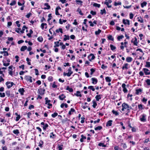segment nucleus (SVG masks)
<instances>
[{
	"mask_svg": "<svg viewBox=\"0 0 150 150\" xmlns=\"http://www.w3.org/2000/svg\"><path fill=\"white\" fill-rule=\"evenodd\" d=\"M145 67H146L149 68L150 67V62H146Z\"/></svg>",
	"mask_w": 150,
	"mask_h": 150,
	"instance_id": "nucleus-32",
	"label": "nucleus"
},
{
	"mask_svg": "<svg viewBox=\"0 0 150 150\" xmlns=\"http://www.w3.org/2000/svg\"><path fill=\"white\" fill-rule=\"evenodd\" d=\"M90 56H91V59H89L90 61H91V60L95 58V57L94 55L92 54H90L89 56L88 57Z\"/></svg>",
	"mask_w": 150,
	"mask_h": 150,
	"instance_id": "nucleus-24",
	"label": "nucleus"
},
{
	"mask_svg": "<svg viewBox=\"0 0 150 150\" xmlns=\"http://www.w3.org/2000/svg\"><path fill=\"white\" fill-rule=\"evenodd\" d=\"M31 15V13H30L27 14V15L26 16V17L27 18H29Z\"/></svg>",
	"mask_w": 150,
	"mask_h": 150,
	"instance_id": "nucleus-64",
	"label": "nucleus"
},
{
	"mask_svg": "<svg viewBox=\"0 0 150 150\" xmlns=\"http://www.w3.org/2000/svg\"><path fill=\"white\" fill-rule=\"evenodd\" d=\"M133 43L134 44V45H137V44L138 43L137 42V39L136 38H135V40L133 42Z\"/></svg>",
	"mask_w": 150,
	"mask_h": 150,
	"instance_id": "nucleus-51",
	"label": "nucleus"
},
{
	"mask_svg": "<svg viewBox=\"0 0 150 150\" xmlns=\"http://www.w3.org/2000/svg\"><path fill=\"white\" fill-rule=\"evenodd\" d=\"M122 110L124 111L125 110H126L127 112L126 114L128 115V113L130 112V109H131V106H129L127 104L125 103L122 104Z\"/></svg>",
	"mask_w": 150,
	"mask_h": 150,
	"instance_id": "nucleus-1",
	"label": "nucleus"
},
{
	"mask_svg": "<svg viewBox=\"0 0 150 150\" xmlns=\"http://www.w3.org/2000/svg\"><path fill=\"white\" fill-rule=\"evenodd\" d=\"M146 82L148 86H150V79H147L146 80Z\"/></svg>",
	"mask_w": 150,
	"mask_h": 150,
	"instance_id": "nucleus-43",
	"label": "nucleus"
},
{
	"mask_svg": "<svg viewBox=\"0 0 150 150\" xmlns=\"http://www.w3.org/2000/svg\"><path fill=\"white\" fill-rule=\"evenodd\" d=\"M98 146H102L103 147H105L106 146V145H104V144H103L102 143H99L98 144Z\"/></svg>",
	"mask_w": 150,
	"mask_h": 150,
	"instance_id": "nucleus-52",
	"label": "nucleus"
},
{
	"mask_svg": "<svg viewBox=\"0 0 150 150\" xmlns=\"http://www.w3.org/2000/svg\"><path fill=\"white\" fill-rule=\"evenodd\" d=\"M121 4V3L120 2H115L114 4V5L115 6H117L120 5Z\"/></svg>",
	"mask_w": 150,
	"mask_h": 150,
	"instance_id": "nucleus-39",
	"label": "nucleus"
},
{
	"mask_svg": "<svg viewBox=\"0 0 150 150\" xmlns=\"http://www.w3.org/2000/svg\"><path fill=\"white\" fill-rule=\"evenodd\" d=\"M147 101V99L146 98H144L142 101L144 103L146 104V102Z\"/></svg>",
	"mask_w": 150,
	"mask_h": 150,
	"instance_id": "nucleus-48",
	"label": "nucleus"
},
{
	"mask_svg": "<svg viewBox=\"0 0 150 150\" xmlns=\"http://www.w3.org/2000/svg\"><path fill=\"white\" fill-rule=\"evenodd\" d=\"M112 120H109L107 122L106 126H110L112 124Z\"/></svg>",
	"mask_w": 150,
	"mask_h": 150,
	"instance_id": "nucleus-20",
	"label": "nucleus"
},
{
	"mask_svg": "<svg viewBox=\"0 0 150 150\" xmlns=\"http://www.w3.org/2000/svg\"><path fill=\"white\" fill-rule=\"evenodd\" d=\"M126 61L127 62H130L131 61V57H128L126 59Z\"/></svg>",
	"mask_w": 150,
	"mask_h": 150,
	"instance_id": "nucleus-38",
	"label": "nucleus"
},
{
	"mask_svg": "<svg viewBox=\"0 0 150 150\" xmlns=\"http://www.w3.org/2000/svg\"><path fill=\"white\" fill-rule=\"evenodd\" d=\"M105 79L107 82H110L111 81V77L109 76L106 77L105 78Z\"/></svg>",
	"mask_w": 150,
	"mask_h": 150,
	"instance_id": "nucleus-16",
	"label": "nucleus"
},
{
	"mask_svg": "<svg viewBox=\"0 0 150 150\" xmlns=\"http://www.w3.org/2000/svg\"><path fill=\"white\" fill-rule=\"evenodd\" d=\"M136 93L138 95L140 93L142 92V90L141 88H139L138 89H137L136 90Z\"/></svg>",
	"mask_w": 150,
	"mask_h": 150,
	"instance_id": "nucleus-26",
	"label": "nucleus"
},
{
	"mask_svg": "<svg viewBox=\"0 0 150 150\" xmlns=\"http://www.w3.org/2000/svg\"><path fill=\"white\" fill-rule=\"evenodd\" d=\"M102 127L101 126H98L97 127H95L94 129L95 130H100L101 129H102Z\"/></svg>",
	"mask_w": 150,
	"mask_h": 150,
	"instance_id": "nucleus-31",
	"label": "nucleus"
},
{
	"mask_svg": "<svg viewBox=\"0 0 150 150\" xmlns=\"http://www.w3.org/2000/svg\"><path fill=\"white\" fill-rule=\"evenodd\" d=\"M6 85L8 88H10L13 85L14 83L13 82L7 81L6 83Z\"/></svg>",
	"mask_w": 150,
	"mask_h": 150,
	"instance_id": "nucleus-3",
	"label": "nucleus"
},
{
	"mask_svg": "<svg viewBox=\"0 0 150 150\" xmlns=\"http://www.w3.org/2000/svg\"><path fill=\"white\" fill-rule=\"evenodd\" d=\"M16 3V1L15 0H14L13 1H12L10 4V5L11 6H13L14 5H15Z\"/></svg>",
	"mask_w": 150,
	"mask_h": 150,
	"instance_id": "nucleus-45",
	"label": "nucleus"
},
{
	"mask_svg": "<svg viewBox=\"0 0 150 150\" xmlns=\"http://www.w3.org/2000/svg\"><path fill=\"white\" fill-rule=\"evenodd\" d=\"M124 37L123 35L119 36L117 37V39L118 40H120V39H122Z\"/></svg>",
	"mask_w": 150,
	"mask_h": 150,
	"instance_id": "nucleus-56",
	"label": "nucleus"
},
{
	"mask_svg": "<svg viewBox=\"0 0 150 150\" xmlns=\"http://www.w3.org/2000/svg\"><path fill=\"white\" fill-rule=\"evenodd\" d=\"M58 115V114L57 112H54L53 114H52L51 115L54 118L57 116Z\"/></svg>",
	"mask_w": 150,
	"mask_h": 150,
	"instance_id": "nucleus-50",
	"label": "nucleus"
},
{
	"mask_svg": "<svg viewBox=\"0 0 150 150\" xmlns=\"http://www.w3.org/2000/svg\"><path fill=\"white\" fill-rule=\"evenodd\" d=\"M65 38H64V40L66 41L67 40H69V35H64Z\"/></svg>",
	"mask_w": 150,
	"mask_h": 150,
	"instance_id": "nucleus-23",
	"label": "nucleus"
},
{
	"mask_svg": "<svg viewBox=\"0 0 150 150\" xmlns=\"http://www.w3.org/2000/svg\"><path fill=\"white\" fill-rule=\"evenodd\" d=\"M56 32L57 33H59V32H61V33H63L62 30L61 28H59L58 29L56 30Z\"/></svg>",
	"mask_w": 150,
	"mask_h": 150,
	"instance_id": "nucleus-33",
	"label": "nucleus"
},
{
	"mask_svg": "<svg viewBox=\"0 0 150 150\" xmlns=\"http://www.w3.org/2000/svg\"><path fill=\"white\" fill-rule=\"evenodd\" d=\"M92 81V83L93 84H96L98 80L97 79L95 78H92L91 79Z\"/></svg>",
	"mask_w": 150,
	"mask_h": 150,
	"instance_id": "nucleus-12",
	"label": "nucleus"
},
{
	"mask_svg": "<svg viewBox=\"0 0 150 150\" xmlns=\"http://www.w3.org/2000/svg\"><path fill=\"white\" fill-rule=\"evenodd\" d=\"M45 91V89H42L41 88H39L38 90V93L40 95L42 96L44 94V92Z\"/></svg>",
	"mask_w": 150,
	"mask_h": 150,
	"instance_id": "nucleus-5",
	"label": "nucleus"
},
{
	"mask_svg": "<svg viewBox=\"0 0 150 150\" xmlns=\"http://www.w3.org/2000/svg\"><path fill=\"white\" fill-rule=\"evenodd\" d=\"M138 108L140 110H142L143 109V105L141 104L138 105Z\"/></svg>",
	"mask_w": 150,
	"mask_h": 150,
	"instance_id": "nucleus-40",
	"label": "nucleus"
},
{
	"mask_svg": "<svg viewBox=\"0 0 150 150\" xmlns=\"http://www.w3.org/2000/svg\"><path fill=\"white\" fill-rule=\"evenodd\" d=\"M143 70L145 74L146 75H149L150 74V70L146 68L143 69Z\"/></svg>",
	"mask_w": 150,
	"mask_h": 150,
	"instance_id": "nucleus-6",
	"label": "nucleus"
},
{
	"mask_svg": "<svg viewBox=\"0 0 150 150\" xmlns=\"http://www.w3.org/2000/svg\"><path fill=\"white\" fill-rule=\"evenodd\" d=\"M43 144V142L42 141L40 140L38 146L40 147H42V146Z\"/></svg>",
	"mask_w": 150,
	"mask_h": 150,
	"instance_id": "nucleus-58",
	"label": "nucleus"
},
{
	"mask_svg": "<svg viewBox=\"0 0 150 150\" xmlns=\"http://www.w3.org/2000/svg\"><path fill=\"white\" fill-rule=\"evenodd\" d=\"M13 132L15 134H18L19 133V130L17 129H16V130H14L13 131Z\"/></svg>",
	"mask_w": 150,
	"mask_h": 150,
	"instance_id": "nucleus-35",
	"label": "nucleus"
},
{
	"mask_svg": "<svg viewBox=\"0 0 150 150\" xmlns=\"http://www.w3.org/2000/svg\"><path fill=\"white\" fill-rule=\"evenodd\" d=\"M93 6L95 7H98V8H99L100 7V4H98L96 3H94L93 4Z\"/></svg>",
	"mask_w": 150,
	"mask_h": 150,
	"instance_id": "nucleus-36",
	"label": "nucleus"
},
{
	"mask_svg": "<svg viewBox=\"0 0 150 150\" xmlns=\"http://www.w3.org/2000/svg\"><path fill=\"white\" fill-rule=\"evenodd\" d=\"M66 90H67L68 91L70 92H72L73 91V89L69 87V86H67Z\"/></svg>",
	"mask_w": 150,
	"mask_h": 150,
	"instance_id": "nucleus-18",
	"label": "nucleus"
},
{
	"mask_svg": "<svg viewBox=\"0 0 150 150\" xmlns=\"http://www.w3.org/2000/svg\"><path fill=\"white\" fill-rule=\"evenodd\" d=\"M88 88L91 89L93 91H94L95 90L94 87L92 86H89L88 87Z\"/></svg>",
	"mask_w": 150,
	"mask_h": 150,
	"instance_id": "nucleus-42",
	"label": "nucleus"
},
{
	"mask_svg": "<svg viewBox=\"0 0 150 150\" xmlns=\"http://www.w3.org/2000/svg\"><path fill=\"white\" fill-rule=\"evenodd\" d=\"M27 47L26 46H23L21 48L20 50L21 51H24L25 50L27 49Z\"/></svg>",
	"mask_w": 150,
	"mask_h": 150,
	"instance_id": "nucleus-17",
	"label": "nucleus"
},
{
	"mask_svg": "<svg viewBox=\"0 0 150 150\" xmlns=\"http://www.w3.org/2000/svg\"><path fill=\"white\" fill-rule=\"evenodd\" d=\"M104 4L106 5L108 8H110L112 7V6L111 5H109L108 3L107 2H104Z\"/></svg>",
	"mask_w": 150,
	"mask_h": 150,
	"instance_id": "nucleus-54",
	"label": "nucleus"
},
{
	"mask_svg": "<svg viewBox=\"0 0 150 150\" xmlns=\"http://www.w3.org/2000/svg\"><path fill=\"white\" fill-rule=\"evenodd\" d=\"M18 91L21 95H23L25 92V90L23 88H20L18 90Z\"/></svg>",
	"mask_w": 150,
	"mask_h": 150,
	"instance_id": "nucleus-11",
	"label": "nucleus"
},
{
	"mask_svg": "<svg viewBox=\"0 0 150 150\" xmlns=\"http://www.w3.org/2000/svg\"><path fill=\"white\" fill-rule=\"evenodd\" d=\"M122 22H123V23L124 24H125V25H126V24L129 25V21L127 19H126V20L123 19Z\"/></svg>",
	"mask_w": 150,
	"mask_h": 150,
	"instance_id": "nucleus-9",
	"label": "nucleus"
},
{
	"mask_svg": "<svg viewBox=\"0 0 150 150\" xmlns=\"http://www.w3.org/2000/svg\"><path fill=\"white\" fill-rule=\"evenodd\" d=\"M48 17H49V18L47 19V21H49L51 19V18L52 17L51 14L50 13L48 15Z\"/></svg>",
	"mask_w": 150,
	"mask_h": 150,
	"instance_id": "nucleus-60",
	"label": "nucleus"
},
{
	"mask_svg": "<svg viewBox=\"0 0 150 150\" xmlns=\"http://www.w3.org/2000/svg\"><path fill=\"white\" fill-rule=\"evenodd\" d=\"M92 102L93 103L92 106L93 108H95L96 106L97 105V104L95 100H93L92 101Z\"/></svg>",
	"mask_w": 150,
	"mask_h": 150,
	"instance_id": "nucleus-21",
	"label": "nucleus"
},
{
	"mask_svg": "<svg viewBox=\"0 0 150 150\" xmlns=\"http://www.w3.org/2000/svg\"><path fill=\"white\" fill-rule=\"evenodd\" d=\"M62 145H58V150H62Z\"/></svg>",
	"mask_w": 150,
	"mask_h": 150,
	"instance_id": "nucleus-61",
	"label": "nucleus"
},
{
	"mask_svg": "<svg viewBox=\"0 0 150 150\" xmlns=\"http://www.w3.org/2000/svg\"><path fill=\"white\" fill-rule=\"evenodd\" d=\"M5 96V93H4L0 92V97L1 98L4 97Z\"/></svg>",
	"mask_w": 150,
	"mask_h": 150,
	"instance_id": "nucleus-46",
	"label": "nucleus"
},
{
	"mask_svg": "<svg viewBox=\"0 0 150 150\" xmlns=\"http://www.w3.org/2000/svg\"><path fill=\"white\" fill-rule=\"evenodd\" d=\"M77 11L79 12V13L80 14V15H83V14L82 12V11L81 10V9H79V8H78L77 9Z\"/></svg>",
	"mask_w": 150,
	"mask_h": 150,
	"instance_id": "nucleus-41",
	"label": "nucleus"
},
{
	"mask_svg": "<svg viewBox=\"0 0 150 150\" xmlns=\"http://www.w3.org/2000/svg\"><path fill=\"white\" fill-rule=\"evenodd\" d=\"M37 39L38 41L40 42H42L43 40V39L42 36L38 37Z\"/></svg>",
	"mask_w": 150,
	"mask_h": 150,
	"instance_id": "nucleus-34",
	"label": "nucleus"
},
{
	"mask_svg": "<svg viewBox=\"0 0 150 150\" xmlns=\"http://www.w3.org/2000/svg\"><path fill=\"white\" fill-rule=\"evenodd\" d=\"M90 71L91 72V74L92 75L93 73L94 72V71H95V70L93 68H92L90 69Z\"/></svg>",
	"mask_w": 150,
	"mask_h": 150,
	"instance_id": "nucleus-63",
	"label": "nucleus"
},
{
	"mask_svg": "<svg viewBox=\"0 0 150 150\" xmlns=\"http://www.w3.org/2000/svg\"><path fill=\"white\" fill-rule=\"evenodd\" d=\"M41 125H43V128L44 130H46V128L48 126V125L47 124H45L44 122H42L41 123Z\"/></svg>",
	"mask_w": 150,
	"mask_h": 150,
	"instance_id": "nucleus-8",
	"label": "nucleus"
},
{
	"mask_svg": "<svg viewBox=\"0 0 150 150\" xmlns=\"http://www.w3.org/2000/svg\"><path fill=\"white\" fill-rule=\"evenodd\" d=\"M128 64L127 63H126L122 67V69H128Z\"/></svg>",
	"mask_w": 150,
	"mask_h": 150,
	"instance_id": "nucleus-22",
	"label": "nucleus"
},
{
	"mask_svg": "<svg viewBox=\"0 0 150 150\" xmlns=\"http://www.w3.org/2000/svg\"><path fill=\"white\" fill-rule=\"evenodd\" d=\"M104 13H106V11L105 9L103 10H100V14L101 15H103Z\"/></svg>",
	"mask_w": 150,
	"mask_h": 150,
	"instance_id": "nucleus-37",
	"label": "nucleus"
},
{
	"mask_svg": "<svg viewBox=\"0 0 150 150\" xmlns=\"http://www.w3.org/2000/svg\"><path fill=\"white\" fill-rule=\"evenodd\" d=\"M59 42H55L54 43V45H55L54 46V47H59Z\"/></svg>",
	"mask_w": 150,
	"mask_h": 150,
	"instance_id": "nucleus-59",
	"label": "nucleus"
},
{
	"mask_svg": "<svg viewBox=\"0 0 150 150\" xmlns=\"http://www.w3.org/2000/svg\"><path fill=\"white\" fill-rule=\"evenodd\" d=\"M59 99L61 100H63L64 98H66V96L63 94H62L61 95H60L59 96Z\"/></svg>",
	"mask_w": 150,
	"mask_h": 150,
	"instance_id": "nucleus-10",
	"label": "nucleus"
},
{
	"mask_svg": "<svg viewBox=\"0 0 150 150\" xmlns=\"http://www.w3.org/2000/svg\"><path fill=\"white\" fill-rule=\"evenodd\" d=\"M95 98L96 99V100L97 101H99V100L101 99V97L100 95H96Z\"/></svg>",
	"mask_w": 150,
	"mask_h": 150,
	"instance_id": "nucleus-19",
	"label": "nucleus"
},
{
	"mask_svg": "<svg viewBox=\"0 0 150 150\" xmlns=\"http://www.w3.org/2000/svg\"><path fill=\"white\" fill-rule=\"evenodd\" d=\"M75 111V110L74 109L71 108V109L69 111V112L68 114L69 115H71V112H74Z\"/></svg>",
	"mask_w": 150,
	"mask_h": 150,
	"instance_id": "nucleus-28",
	"label": "nucleus"
},
{
	"mask_svg": "<svg viewBox=\"0 0 150 150\" xmlns=\"http://www.w3.org/2000/svg\"><path fill=\"white\" fill-rule=\"evenodd\" d=\"M108 38L109 40H110L112 41H113L114 40L113 38L112 37V36L111 35H109Z\"/></svg>",
	"mask_w": 150,
	"mask_h": 150,
	"instance_id": "nucleus-53",
	"label": "nucleus"
},
{
	"mask_svg": "<svg viewBox=\"0 0 150 150\" xmlns=\"http://www.w3.org/2000/svg\"><path fill=\"white\" fill-rule=\"evenodd\" d=\"M6 93L8 97H9L10 95V92L9 91H7L6 92Z\"/></svg>",
	"mask_w": 150,
	"mask_h": 150,
	"instance_id": "nucleus-47",
	"label": "nucleus"
},
{
	"mask_svg": "<svg viewBox=\"0 0 150 150\" xmlns=\"http://www.w3.org/2000/svg\"><path fill=\"white\" fill-rule=\"evenodd\" d=\"M112 112L113 114H114L115 115H118V112H117V111H115L114 110H113L112 111Z\"/></svg>",
	"mask_w": 150,
	"mask_h": 150,
	"instance_id": "nucleus-55",
	"label": "nucleus"
},
{
	"mask_svg": "<svg viewBox=\"0 0 150 150\" xmlns=\"http://www.w3.org/2000/svg\"><path fill=\"white\" fill-rule=\"evenodd\" d=\"M21 118V116L20 115H18L16 117V120L17 121H18Z\"/></svg>",
	"mask_w": 150,
	"mask_h": 150,
	"instance_id": "nucleus-62",
	"label": "nucleus"
},
{
	"mask_svg": "<svg viewBox=\"0 0 150 150\" xmlns=\"http://www.w3.org/2000/svg\"><path fill=\"white\" fill-rule=\"evenodd\" d=\"M101 32V30L100 29H98V31H95V34L96 35H99Z\"/></svg>",
	"mask_w": 150,
	"mask_h": 150,
	"instance_id": "nucleus-44",
	"label": "nucleus"
},
{
	"mask_svg": "<svg viewBox=\"0 0 150 150\" xmlns=\"http://www.w3.org/2000/svg\"><path fill=\"white\" fill-rule=\"evenodd\" d=\"M27 28L24 25L22 28V30L20 31V32L21 33H24V31L25 30V29H27Z\"/></svg>",
	"mask_w": 150,
	"mask_h": 150,
	"instance_id": "nucleus-29",
	"label": "nucleus"
},
{
	"mask_svg": "<svg viewBox=\"0 0 150 150\" xmlns=\"http://www.w3.org/2000/svg\"><path fill=\"white\" fill-rule=\"evenodd\" d=\"M44 5L46 6V7H45L44 9H49L50 8V6L48 4V3H45L44 4Z\"/></svg>",
	"mask_w": 150,
	"mask_h": 150,
	"instance_id": "nucleus-13",
	"label": "nucleus"
},
{
	"mask_svg": "<svg viewBox=\"0 0 150 150\" xmlns=\"http://www.w3.org/2000/svg\"><path fill=\"white\" fill-rule=\"evenodd\" d=\"M76 2L77 3V4H81L82 3V1L81 0H76Z\"/></svg>",
	"mask_w": 150,
	"mask_h": 150,
	"instance_id": "nucleus-57",
	"label": "nucleus"
},
{
	"mask_svg": "<svg viewBox=\"0 0 150 150\" xmlns=\"http://www.w3.org/2000/svg\"><path fill=\"white\" fill-rule=\"evenodd\" d=\"M110 47L111 50L112 51L115 50L116 49V47L112 45H110Z\"/></svg>",
	"mask_w": 150,
	"mask_h": 150,
	"instance_id": "nucleus-30",
	"label": "nucleus"
},
{
	"mask_svg": "<svg viewBox=\"0 0 150 150\" xmlns=\"http://www.w3.org/2000/svg\"><path fill=\"white\" fill-rule=\"evenodd\" d=\"M81 123H83L84 122V120L85 119V118L83 117H81Z\"/></svg>",
	"mask_w": 150,
	"mask_h": 150,
	"instance_id": "nucleus-49",
	"label": "nucleus"
},
{
	"mask_svg": "<svg viewBox=\"0 0 150 150\" xmlns=\"http://www.w3.org/2000/svg\"><path fill=\"white\" fill-rule=\"evenodd\" d=\"M44 26H45V29H46L47 28V24L46 23H42L41 25V27L42 30L44 29Z\"/></svg>",
	"mask_w": 150,
	"mask_h": 150,
	"instance_id": "nucleus-14",
	"label": "nucleus"
},
{
	"mask_svg": "<svg viewBox=\"0 0 150 150\" xmlns=\"http://www.w3.org/2000/svg\"><path fill=\"white\" fill-rule=\"evenodd\" d=\"M76 93L74 94V95L77 96H79L80 97H81L82 96V95L81 94H80V92L79 91H76Z\"/></svg>",
	"mask_w": 150,
	"mask_h": 150,
	"instance_id": "nucleus-15",
	"label": "nucleus"
},
{
	"mask_svg": "<svg viewBox=\"0 0 150 150\" xmlns=\"http://www.w3.org/2000/svg\"><path fill=\"white\" fill-rule=\"evenodd\" d=\"M138 130V128L136 127H132V132H136L137 130Z\"/></svg>",
	"mask_w": 150,
	"mask_h": 150,
	"instance_id": "nucleus-27",
	"label": "nucleus"
},
{
	"mask_svg": "<svg viewBox=\"0 0 150 150\" xmlns=\"http://www.w3.org/2000/svg\"><path fill=\"white\" fill-rule=\"evenodd\" d=\"M147 3L145 1H144L141 4V6L142 8H143L144 6H146V5Z\"/></svg>",
	"mask_w": 150,
	"mask_h": 150,
	"instance_id": "nucleus-25",
	"label": "nucleus"
},
{
	"mask_svg": "<svg viewBox=\"0 0 150 150\" xmlns=\"http://www.w3.org/2000/svg\"><path fill=\"white\" fill-rule=\"evenodd\" d=\"M139 120L142 122H146V115L144 113L142 114L139 117Z\"/></svg>",
	"mask_w": 150,
	"mask_h": 150,
	"instance_id": "nucleus-2",
	"label": "nucleus"
},
{
	"mask_svg": "<svg viewBox=\"0 0 150 150\" xmlns=\"http://www.w3.org/2000/svg\"><path fill=\"white\" fill-rule=\"evenodd\" d=\"M122 87L123 88V91L125 93L127 92V90L126 88V85L125 83H123L122 85Z\"/></svg>",
	"mask_w": 150,
	"mask_h": 150,
	"instance_id": "nucleus-7",
	"label": "nucleus"
},
{
	"mask_svg": "<svg viewBox=\"0 0 150 150\" xmlns=\"http://www.w3.org/2000/svg\"><path fill=\"white\" fill-rule=\"evenodd\" d=\"M32 77L29 76H26L25 77V79L27 81H29L30 83H32L33 82L32 79Z\"/></svg>",
	"mask_w": 150,
	"mask_h": 150,
	"instance_id": "nucleus-4",
	"label": "nucleus"
}]
</instances>
